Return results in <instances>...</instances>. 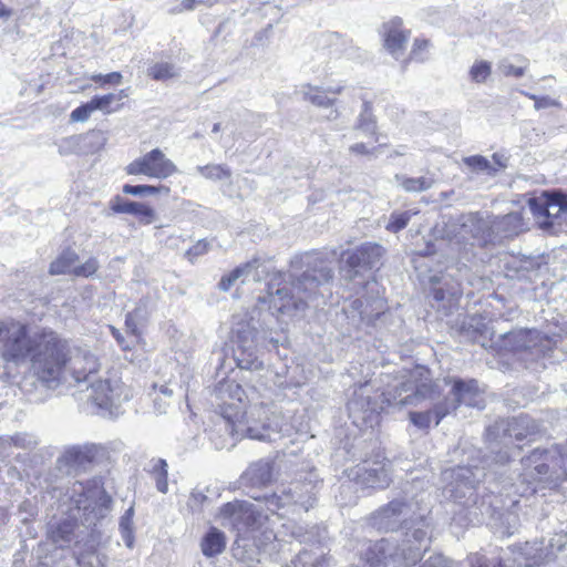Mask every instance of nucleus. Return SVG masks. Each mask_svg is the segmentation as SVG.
I'll return each instance as SVG.
<instances>
[{
  "mask_svg": "<svg viewBox=\"0 0 567 567\" xmlns=\"http://www.w3.org/2000/svg\"><path fill=\"white\" fill-rule=\"evenodd\" d=\"M225 430L237 439L271 441L280 431L278 417L270 415L269 398L256 388L244 389L235 380L219 382L213 393Z\"/></svg>",
  "mask_w": 567,
  "mask_h": 567,
  "instance_id": "obj_1",
  "label": "nucleus"
},
{
  "mask_svg": "<svg viewBox=\"0 0 567 567\" xmlns=\"http://www.w3.org/2000/svg\"><path fill=\"white\" fill-rule=\"evenodd\" d=\"M291 268L289 285L280 287L282 275L279 272L274 274L268 284L269 308L288 317L303 312L319 293V288L333 279L331 262L317 254L296 258Z\"/></svg>",
  "mask_w": 567,
  "mask_h": 567,
  "instance_id": "obj_2",
  "label": "nucleus"
},
{
  "mask_svg": "<svg viewBox=\"0 0 567 567\" xmlns=\"http://www.w3.org/2000/svg\"><path fill=\"white\" fill-rule=\"evenodd\" d=\"M71 501L75 509L81 515L73 514V519H64L49 529V538L59 548L68 547L74 539L75 520L92 527L101 519L107 516L111 511L112 499L101 486L100 482L93 480L84 486L81 482H75L72 487Z\"/></svg>",
  "mask_w": 567,
  "mask_h": 567,
  "instance_id": "obj_3",
  "label": "nucleus"
},
{
  "mask_svg": "<svg viewBox=\"0 0 567 567\" xmlns=\"http://www.w3.org/2000/svg\"><path fill=\"white\" fill-rule=\"evenodd\" d=\"M430 512V506L423 496L417 498L404 495L381 506L371 515L370 522L373 527L382 532L402 529L404 537L408 532L412 534L415 528H422L427 532V537L431 539L427 519Z\"/></svg>",
  "mask_w": 567,
  "mask_h": 567,
  "instance_id": "obj_4",
  "label": "nucleus"
},
{
  "mask_svg": "<svg viewBox=\"0 0 567 567\" xmlns=\"http://www.w3.org/2000/svg\"><path fill=\"white\" fill-rule=\"evenodd\" d=\"M429 547L427 532L415 528L412 534L406 533L400 546L384 538L370 545L364 559L369 567L411 566L421 559Z\"/></svg>",
  "mask_w": 567,
  "mask_h": 567,
  "instance_id": "obj_5",
  "label": "nucleus"
},
{
  "mask_svg": "<svg viewBox=\"0 0 567 567\" xmlns=\"http://www.w3.org/2000/svg\"><path fill=\"white\" fill-rule=\"evenodd\" d=\"M68 342L53 331H43L42 340L31 357V367L37 379L49 389L68 382Z\"/></svg>",
  "mask_w": 567,
  "mask_h": 567,
  "instance_id": "obj_6",
  "label": "nucleus"
},
{
  "mask_svg": "<svg viewBox=\"0 0 567 567\" xmlns=\"http://www.w3.org/2000/svg\"><path fill=\"white\" fill-rule=\"evenodd\" d=\"M537 432V423L528 415H518L496 422L487 429L486 437L491 444H497L491 445L492 455L485 457L483 461L484 464L488 467L493 464L505 465L509 461V453L507 450H503L502 447L496 450V447L503 445L507 449L509 439L522 441L535 435Z\"/></svg>",
  "mask_w": 567,
  "mask_h": 567,
  "instance_id": "obj_7",
  "label": "nucleus"
},
{
  "mask_svg": "<svg viewBox=\"0 0 567 567\" xmlns=\"http://www.w3.org/2000/svg\"><path fill=\"white\" fill-rule=\"evenodd\" d=\"M519 477L527 484L544 482L557 486L567 477L560 451L557 447L535 449L529 455L522 458Z\"/></svg>",
  "mask_w": 567,
  "mask_h": 567,
  "instance_id": "obj_8",
  "label": "nucleus"
},
{
  "mask_svg": "<svg viewBox=\"0 0 567 567\" xmlns=\"http://www.w3.org/2000/svg\"><path fill=\"white\" fill-rule=\"evenodd\" d=\"M42 340V332L30 336L28 327L20 321L8 320L0 341V358L8 363L21 365L31 360Z\"/></svg>",
  "mask_w": 567,
  "mask_h": 567,
  "instance_id": "obj_9",
  "label": "nucleus"
},
{
  "mask_svg": "<svg viewBox=\"0 0 567 567\" xmlns=\"http://www.w3.org/2000/svg\"><path fill=\"white\" fill-rule=\"evenodd\" d=\"M233 357L237 367L245 370H258L262 367L257 350V327L251 317L248 322H235L233 328Z\"/></svg>",
  "mask_w": 567,
  "mask_h": 567,
  "instance_id": "obj_10",
  "label": "nucleus"
},
{
  "mask_svg": "<svg viewBox=\"0 0 567 567\" xmlns=\"http://www.w3.org/2000/svg\"><path fill=\"white\" fill-rule=\"evenodd\" d=\"M528 207L542 228L567 221V197L555 190H543L528 199Z\"/></svg>",
  "mask_w": 567,
  "mask_h": 567,
  "instance_id": "obj_11",
  "label": "nucleus"
},
{
  "mask_svg": "<svg viewBox=\"0 0 567 567\" xmlns=\"http://www.w3.org/2000/svg\"><path fill=\"white\" fill-rule=\"evenodd\" d=\"M445 235L449 239L465 240L467 236L483 243L493 241V227L480 213L463 214L450 218L445 225Z\"/></svg>",
  "mask_w": 567,
  "mask_h": 567,
  "instance_id": "obj_12",
  "label": "nucleus"
},
{
  "mask_svg": "<svg viewBox=\"0 0 567 567\" xmlns=\"http://www.w3.org/2000/svg\"><path fill=\"white\" fill-rule=\"evenodd\" d=\"M451 395L452 398H445L443 401L434 404L436 424H439L443 417L454 411L460 404L482 408V393L476 380H454L451 389Z\"/></svg>",
  "mask_w": 567,
  "mask_h": 567,
  "instance_id": "obj_13",
  "label": "nucleus"
},
{
  "mask_svg": "<svg viewBox=\"0 0 567 567\" xmlns=\"http://www.w3.org/2000/svg\"><path fill=\"white\" fill-rule=\"evenodd\" d=\"M486 476L485 466H456L443 472V480L447 482L446 493L455 501L464 497L471 498L476 485Z\"/></svg>",
  "mask_w": 567,
  "mask_h": 567,
  "instance_id": "obj_14",
  "label": "nucleus"
},
{
  "mask_svg": "<svg viewBox=\"0 0 567 567\" xmlns=\"http://www.w3.org/2000/svg\"><path fill=\"white\" fill-rule=\"evenodd\" d=\"M385 401L392 405H419L424 400L434 401L440 398L437 383H422L401 381L383 393Z\"/></svg>",
  "mask_w": 567,
  "mask_h": 567,
  "instance_id": "obj_15",
  "label": "nucleus"
},
{
  "mask_svg": "<svg viewBox=\"0 0 567 567\" xmlns=\"http://www.w3.org/2000/svg\"><path fill=\"white\" fill-rule=\"evenodd\" d=\"M85 400L92 402L100 409L111 410L128 399L123 384L118 380L111 381L109 378L95 377L83 385Z\"/></svg>",
  "mask_w": 567,
  "mask_h": 567,
  "instance_id": "obj_16",
  "label": "nucleus"
},
{
  "mask_svg": "<svg viewBox=\"0 0 567 567\" xmlns=\"http://www.w3.org/2000/svg\"><path fill=\"white\" fill-rule=\"evenodd\" d=\"M100 368L99 358L89 349L70 348L68 344L66 377L70 375L80 391L97 375Z\"/></svg>",
  "mask_w": 567,
  "mask_h": 567,
  "instance_id": "obj_17",
  "label": "nucleus"
},
{
  "mask_svg": "<svg viewBox=\"0 0 567 567\" xmlns=\"http://www.w3.org/2000/svg\"><path fill=\"white\" fill-rule=\"evenodd\" d=\"M505 346L512 351H527L533 357H546L556 347V339L543 336L537 330H514L504 336Z\"/></svg>",
  "mask_w": 567,
  "mask_h": 567,
  "instance_id": "obj_18",
  "label": "nucleus"
},
{
  "mask_svg": "<svg viewBox=\"0 0 567 567\" xmlns=\"http://www.w3.org/2000/svg\"><path fill=\"white\" fill-rule=\"evenodd\" d=\"M383 254L384 248L375 243H364L352 250L346 251L343 270L347 278L354 279L365 271L378 268L381 265Z\"/></svg>",
  "mask_w": 567,
  "mask_h": 567,
  "instance_id": "obj_19",
  "label": "nucleus"
},
{
  "mask_svg": "<svg viewBox=\"0 0 567 567\" xmlns=\"http://www.w3.org/2000/svg\"><path fill=\"white\" fill-rule=\"evenodd\" d=\"M130 175H145L151 178L165 179L177 172L176 165L159 148H154L134 159L126 166Z\"/></svg>",
  "mask_w": 567,
  "mask_h": 567,
  "instance_id": "obj_20",
  "label": "nucleus"
},
{
  "mask_svg": "<svg viewBox=\"0 0 567 567\" xmlns=\"http://www.w3.org/2000/svg\"><path fill=\"white\" fill-rule=\"evenodd\" d=\"M390 462L385 457L377 456L365 460L351 470L350 476L365 488H386L391 483Z\"/></svg>",
  "mask_w": 567,
  "mask_h": 567,
  "instance_id": "obj_21",
  "label": "nucleus"
},
{
  "mask_svg": "<svg viewBox=\"0 0 567 567\" xmlns=\"http://www.w3.org/2000/svg\"><path fill=\"white\" fill-rule=\"evenodd\" d=\"M100 268V262L95 257L87 258L80 264V257L71 248L63 249L59 256L50 264V275H70L76 278H91Z\"/></svg>",
  "mask_w": 567,
  "mask_h": 567,
  "instance_id": "obj_22",
  "label": "nucleus"
},
{
  "mask_svg": "<svg viewBox=\"0 0 567 567\" xmlns=\"http://www.w3.org/2000/svg\"><path fill=\"white\" fill-rule=\"evenodd\" d=\"M97 455L94 444L68 446L56 460L58 470L65 474L76 476L89 471Z\"/></svg>",
  "mask_w": 567,
  "mask_h": 567,
  "instance_id": "obj_23",
  "label": "nucleus"
},
{
  "mask_svg": "<svg viewBox=\"0 0 567 567\" xmlns=\"http://www.w3.org/2000/svg\"><path fill=\"white\" fill-rule=\"evenodd\" d=\"M380 409L378 400L371 398L368 384L360 385L348 403L349 416L358 426H372L374 422H378Z\"/></svg>",
  "mask_w": 567,
  "mask_h": 567,
  "instance_id": "obj_24",
  "label": "nucleus"
},
{
  "mask_svg": "<svg viewBox=\"0 0 567 567\" xmlns=\"http://www.w3.org/2000/svg\"><path fill=\"white\" fill-rule=\"evenodd\" d=\"M219 516L239 533L254 528L260 518L254 505L246 501H234L223 505Z\"/></svg>",
  "mask_w": 567,
  "mask_h": 567,
  "instance_id": "obj_25",
  "label": "nucleus"
},
{
  "mask_svg": "<svg viewBox=\"0 0 567 567\" xmlns=\"http://www.w3.org/2000/svg\"><path fill=\"white\" fill-rule=\"evenodd\" d=\"M110 208L115 214H130L138 218L140 223L150 225L156 220V212L147 204L127 200L121 196H114L110 200Z\"/></svg>",
  "mask_w": 567,
  "mask_h": 567,
  "instance_id": "obj_26",
  "label": "nucleus"
},
{
  "mask_svg": "<svg viewBox=\"0 0 567 567\" xmlns=\"http://www.w3.org/2000/svg\"><path fill=\"white\" fill-rule=\"evenodd\" d=\"M384 47L395 59H399L405 49L410 33L402 28V20L393 18L383 24Z\"/></svg>",
  "mask_w": 567,
  "mask_h": 567,
  "instance_id": "obj_27",
  "label": "nucleus"
},
{
  "mask_svg": "<svg viewBox=\"0 0 567 567\" xmlns=\"http://www.w3.org/2000/svg\"><path fill=\"white\" fill-rule=\"evenodd\" d=\"M493 233L496 231L501 237L508 238L518 235L526 229V224L519 212H513L502 217H497L493 224Z\"/></svg>",
  "mask_w": 567,
  "mask_h": 567,
  "instance_id": "obj_28",
  "label": "nucleus"
},
{
  "mask_svg": "<svg viewBox=\"0 0 567 567\" xmlns=\"http://www.w3.org/2000/svg\"><path fill=\"white\" fill-rule=\"evenodd\" d=\"M243 480L251 486H266L272 480V465L270 461L259 460L246 470Z\"/></svg>",
  "mask_w": 567,
  "mask_h": 567,
  "instance_id": "obj_29",
  "label": "nucleus"
},
{
  "mask_svg": "<svg viewBox=\"0 0 567 567\" xmlns=\"http://www.w3.org/2000/svg\"><path fill=\"white\" fill-rule=\"evenodd\" d=\"M225 547L226 536L216 527H210L200 543L202 551L206 557H214L221 554Z\"/></svg>",
  "mask_w": 567,
  "mask_h": 567,
  "instance_id": "obj_30",
  "label": "nucleus"
},
{
  "mask_svg": "<svg viewBox=\"0 0 567 567\" xmlns=\"http://www.w3.org/2000/svg\"><path fill=\"white\" fill-rule=\"evenodd\" d=\"M513 554L515 555L514 561H517L519 567L522 565L525 567H534L539 565L540 561L545 558L543 551L538 548H535V544L532 545L529 543L514 546Z\"/></svg>",
  "mask_w": 567,
  "mask_h": 567,
  "instance_id": "obj_31",
  "label": "nucleus"
},
{
  "mask_svg": "<svg viewBox=\"0 0 567 567\" xmlns=\"http://www.w3.org/2000/svg\"><path fill=\"white\" fill-rule=\"evenodd\" d=\"M127 97L125 90L105 95H96L92 99L95 111H102L105 114L117 112L123 106V100Z\"/></svg>",
  "mask_w": 567,
  "mask_h": 567,
  "instance_id": "obj_32",
  "label": "nucleus"
},
{
  "mask_svg": "<svg viewBox=\"0 0 567 567\" xmlns=\"http://www.w3.org/2000/svg\"><path fill=\"white\" fill-rule=\"evenodd\" d=\"M395 181L399 186L402 187L408 193H421L425 192L433 187L435 184V179L430 176H421V177H408L405 175H395Z\"/></svg>",
  "mask_w": 567,
  "mask_h": 567,
  "instance_id": "obj_33",
  "label": "nucleus"
},
{
  "mask_svg": "<svg viewBox=\"0 0 567 567\" xmlns=\"http://www.w3.org/2000/svg\"><path fill=\"white\" fill-rule=\"evenodd\" d=\"M152 467H151V475L152 478L155 481L156 488L158 492L166 494L168 492V483H167V476H168V465L165 460L157 458L151 461Z\"/></svg>",
  "mask_w": 567,
  "mask_h": 567,
  "instance_id": "obj_34",
  "label": "nucleus"
},
{
  "mask_svg": "<svg viewBox=\"0 0 567 567\" xmlns=\"http://www.w3.org/2000/svg\"><path fill=\"white\" fill-rule=\"evenodd\" d=\"M147 75L156 81H166L179 76V69L169 62H157L147 69Z\"/></svg>",
  "mask_w": 567,
  "mask_h": 567,
  "instance_id": "obj_35",
  "label": "nucleus"
},
{
  "mask_svg": "<svg viewBox=\"0 0 567 567\" xmlns=\"http://www.w3.org/2000/svg\"><path fill=\"white\" fill-rule=\"evenodd\" d=\"M2 443L19 449L33 450L38 446L39 440L31 433H16L14 435L2 439Z\"/></svg>",
  "mask_w": 567,
  "mask_h": 567,
  "instance_id": "obj_36",
  "label": "nucleus"
},
{
  "mask_svg": "<svg viewBox=\"0 0 567 567\" xmlns=\"http://www.w3.org/2000/svg\"><path fill=\"white\" fill-rule=\"evenodd\" d=\"M367 300H363L361 298L354 299L350 303L351 313L354 317V312L358 313L361 321H371L374 318L379 317L381 308H382V301L375 300L374 302L378 305L377 309L378 311L374 313L373 311L368 310V306H365Z\"/></svg>",
  "mask_w": 567,
  "mask_h": 567,
  "instance_id": "obj_37",
  "label": "nucleus"
},
{
  "mask_svg": "<svg viewBox=\"0 0 567 567\" xmlns=\"http://www.w3.org/2000/svg\"><path fill=\"white\" fill-rule=\"evenodd\" d=\"M196 169L202 176L213 181L227 179L231 176L230 169L225 165L209 164L197 166Z\"/></svg>",
  "mask_w": 567,
  "mask_h": 567,
  "instance_id": "obj_38",
  "label": "nucleus"
},
{
  "mask_svg": "<svg viewBox=\"0 0 567 567\" xmlns=\"http://www.w3.org/2000/svg\"><path fill=\"white\" fill-rule=\"evenodd\" d=\"M357 128L368 135H373L377 131L374 116L371 112V106L368 102L363 103L362 112L360 113Z\"/></svg>",
  "mask_w": 567,
  "mask_h": 567,
  "instance_id": "obj_39",
  "label": "nucleus"
},
{
  "mask_svg": "<svg viewBox=\"0 0 567 567\" xmlns=\"http://www.w3.org/2000/svg\"><path fill=\"white\" fill-rule=\"evenodd\" d=\"M303 96L306 100L320 107H329L334 103L333 99L327 96V91L323 92L319 87H312L310 85L303 91Z\"/></svg>",
  "mask_w": 567,
  "mask_h": 567,
  "instance_id": "obj_40",
  "label": "nucleus"
},
{
  "mask_svg": "<svg viewBox=\"0 0 567 567\" xmlns=\"http://www.w3.org/2000/svg\"><path fill=\"white\" fill-rule=\"evenodd\" d=\"M168 188L165 186H152V185H130L123 186V193L133 196H151L156 195L159 192L168 193Z\"/></svg>",
  "mask_w": 567,
  "mask_h": 567,
  "instance_id": "obj_41",
  "label": "nucleus"
},
{
  "mask_svg": "<svg viewBox=\"0 0 567 567\" xmlns=\"http://www.w3.org/2000/svg\"><path fill=\"white\" fill-rule=\"evenodd\" d=\"M244 266H249L246 271H254V281H261L262 279H266L272 270L269 262H266L261 258H254L245 262Z\"/></svg>",
  "mask_w": 567,
  "mask_h": 567,
  "instance_id": "obj_42",
  "label": "nucleus"
},
{
  "mask_svg": "<svg viewBox=\"0 0 567 567\" xmlns=\"http://www.w3.org/2000/svg\"><path fill=\"white\" fill-rule=\"evenodd\" d=\"M133 514H134V509H133V507H130L124 513V515L121 517V520H120V529H121V533H122V537H123V540H124L125 545L128 548H132L133 540H134V538H133V529H132Z\"/></svg>",
  "mask_w": 567,
  "mask_h": 567,
  "instance_id": "obj_43",
  "label": "nucleus"
},
{
  "mask_svg": "<svg viewBox=\"0 0 567 567\" xmlns=\"http://www.w3.org/2000/svg\"><path fill=\"white\" fill-rule=\"evenodd\" d=\"M464 164L476 172H486L488 175H494L497 169L493 167L489 161L482 155L468 156L463 159Z\"/></svg>",
  "mask_w": 567,
  "mask_h": 567,
  "instance_id": "obj_44",
  "label": "nucleus"
},
{
  "mask_svg": "<svg viewBox=\"0 0 567 567\" xmlns=\"http://www.w3.org/2000/svg\"><path fill=\"white\" fill-rule=\"evenodd\" d=\"M492 73L491 63L476 61L470 69V78L475 83H484Z\"/></svg>",
  "mask_w": 567,
  "mask_h": 567,
  "instance_id": "obj_45",
  "label": "nucleus"
},
{
  "mask_svg": "<svg viewBox=\"0 0 567 567\" xmlns=\"http://www.w3.org/2000/svg\"><path fill=\"white\" fill-rule=\"evenodd\" d=\"M249 268V266L240 265L237 268H235L228 275L221 277L218 287L223 291H228L237 281H240L243 284V274H246V270Z\"/></svg>",
  "mask_w": 567,
  "mask_h": 567,
  "instance_id": "obj_46",
  "label": "nucleus"
},
{
  "mask_svg": "<svg viewBox=\"0 0 567 567\" xmlns=\"http://www.w3.org/2000/svg\"><path fill=\"white\" fill-rule=\"evenodd\" d=\"M249 268V266L240 265L237 268H235L228 275L221 277L218 287L223 291H228L237 281H240L243 284V274H246V270Z\"/></svg>",
  "mask_w": 567,
  "mask_h": 567,
  "instance_id": "obj_47",
  "label": "nucleus"
},
{
  "mask_svg": "<svg viewBox=\"0 0 567 567\" xmlns=\"http://www.w3.org/2000/svg\"><path fill=\"white\" fill-rule=\"evenodd\" d=\"M439 399L431 401L433 405L437 403ZM410 421L419 429H427L434 420L436 422V417L434 414V406L431 410H427L425 412H410L409 414Z\"/></svg>",
  "mask_w": 567,
  "mask_h": 567,
  "instance_id": "obj_48",
  "label": "nucleus"
},
{
  "mask_svg": "<svg viewBox=\"0 0 567 567\" xmlns=\"http://www.w3.org/2000/svg\"><path fill=\"white\" fill-rule=\"evenodd\" d=\"M411 219L410 212H394L391 214L389 223L386 224V230L391 233H399L405 228Z\"/></svg>",
  "mask_w": 567,
  "mask_h": 567,
  "instance_id": "obj_49",
  "label": "nucleus"
},
{
  "mask_svg": "<svg viewBox=\"0 0 567 567\" xmlns=\"http://www.w3.org/2000/svg\"><path fill=\"white\" fill-rule=\"evenodd\" d=\"M324 560L310 551H300L293 560V567H323Z\"/></svg>",
  "mask_w": 567,
  "mask_h": 567,
  "instance_id": "obj_50",
  "label": "nucleus"
},
{
  "mask_svg": "<svg viewBox=\"0 0 567 567\" xmlns=\"http://www.w3.org/2000/svg\"><path fill=\"white\" fill-rule=\"evenodd\" d=\"M497 68L505 76L522 78L527 69V63H525V65L517 66L513 64L509 59H502L498 62Z\"/></svg>",
  "mask_w": 567,
  "mask_h": 567,
  "instance_id": "obj_51",
  "label": "nucleus"
},
{
  "mask_svg": "<svg viewBox=\"0 0 567 567\" xmlns=\"http://www.w3.org/2000/svg\"><path fill=\"white\" fill-rule=\"evenodd\" d=\"M141 319L142 311L138 308H136L132 312H128L125 317L126 331L136 340L138 339L140 336L138 324Z\"/></svg>",
  "mask_w": 567,
  "mask_h": 567,
  "instance_id": "obj_52",
  "label": "nucleus"
},
{
  "mask_svg": "<svg viewBox=\"0 0 567 567\" xmlns=\"http://www.w3.org/2000/svg\"><path fill=\"white\" fill-rule=\"evenodd\" d=\"M92 100L87 103H84L76 109H74L70 114V120L72 122H85L89 120L90 115L95 112V109L93 107Z\"/></svg>",
  "mask_w": 567,
  "mask_h": 567,
  "instance_id": "obj_53",
  "label": "nucleus"
},
{
  "mask_svg": "<svg viewBox=\"0 0 567 567\" xmlns=\"http://www.w3.org/2000/svg\"><path fill=\"white\" fill-rule=\"evenodd\" d=\"M90 79L93 82L99 83L101 86H104L106 84H121L123 76L120 72H111L109 74H93L90 76Z\"/></svg>",
  "mask_w": 567,
  "mask_h": 567,
  "instance_id": "obj_54",
  "label": "nucleus"
},
{
  "mask_svg": "<svg viewBox=\"0 0 567 567\" xmlns=\"http://www.w3.org/2000/svg\"><path fill=\"white\" fill-rule=\"evenodd\" d=\"M471 567H504L502 561L497 558H487L481 555H473L470 557Z\"/></svg>",
  "mask_w": 567,
  "mask_h": 567,
  "instance_id": "obj_55",
  "label": "nucleus"
},
{
  "mask_svg": "<svg viewBox=\"0 0 567 567\" xmlns=\"http://www.w3.org/2000/svg\"><path fill=\"white\" fill-rule=\"evenodd\" d=\"M209 243L205 239L198 240L193 247L186 251L188 260L194 261L199 256L205 255L209 250Z\"/></svg>",
  "mask_w": 567,
  "mask_h": 567,
  "instance_id": "obj_56",
  "label": "nucleus"
},
{
  "mask_svg": "<svg viewBox=\"0 0 567 567\" xmlns=\"http://www.w3.org/2000/svg\"><path fill=\"white\" fill-rule=\"evenodd\" d=\"M80 142L78 136H70L63 138L59 144V153L61 155H69L75 153L79 148Z\"/></svg>",
  "mask_w": 567,
  "mask_h": 567,
  "instance_id": "obj_57",
  "label": "nucleus"
},
{
  "mask_svg": "<svg viewBox=\"0 0 567 567\" xmlns=\"http://www.w3.org/2000/svg\"><path fill=\"white\" fill-rule=\"evenodd\" d=\"M112 336L117 341L118 346L123 350H130L134 347V344L137 342L136 339H134L131 334L128 337H124L117 329L114 327H111Z\"/></svg>",
  "mask_w": 567,
  "mask_h": 567,
  "instance_id": "obj_58",
  "label": "nucleus"
},
{
  "mask_svg": "<svg viewBox=\"0 0 567 567\" xmlns=\"http://www.w3.org/2000/svg\"><path fill=\"white\" fill-rule=\"evenodd\" d=\"M420 567H453V564L443 555L437 554L430 556Z\"/></svg>",
  "mask_w": 567,
  "mask_h": 567,
  "instance_id": "obj_59",
  "label": "nucleus"
},
{
  "mask_svg": "<svg viewBox=\"0 0 567 567\" xmlns=\"http://www.w3.org/2000/svg\"><path fill=\"white\" fill-rule=\"evenodd\" d=\"M209 498L202 492L195 491L192 493L189 498V506L193 511H203Z\"/></svg>",
  "mask_w": 567,
  "mask_h": 567,
  "instance_id": "obj_60",
  "label": "nucleus"
},
{
  "mask_svg": "<svg viewBox=\"0 0 567 567\" xmlns=\"http://www.w3.org/2000/svg\"><path fill=\"white\" fill-rule=\"evenodd\" d=\"M349 151L358 155L377 156V147L370 150L364 143H355L349 147Z\"/></svg>",
  "mask_w": 567,
  "mask_h": 567,
  "instance_id": "obj_61",
  "label": "nucleus"
},
{
  "mask_svg": "<svg viewBox=\"0 0 567 567\" xmlns=\"http://www.w3.org/2000/svg\"><path fill=\"white\" fill-rule=\"evenodd\" d=\"M447 295H449L450 297H453V298H454V297H456V296H458V295H460V291H458V290H456V289H454V288H452V289H451V290H449V291H445V290H444L443 288H441V287H440V288H435V289L433 290V297H434V299H435L436 301H443V300H445V299H446V297H447Z\"/></svg>",
  "mask_w": 567,
  "mask_h": 567,
  "instance_id": "obj_62",
  "label": "nucleus"
},
{
  "mask_svg": "<svg viewBox=\"0 0 567 567\" xmlns=\"http://www.w3.org/2000/svg\"><path fill=\"white\" fill-rule=\"evenodd\" d=\"M299 489H300V485L299 484H296L293 488L289 489L290 493H291V499L295 503H299L302 506H306V508H308V505H311V503H309V499L308 501H303L302 494L300 493Z\"/></svg>",
  "mask_w": 567,
  "mask_h": 567,
  "instance_id": "obj_63",
  "label": "nucleus"
},
{
  "mask_svg": "<svg viewBox=\"0 0 567 567\" xmlns=\"http://www.w3.org/2000/svg\"><path fill=\"white\" fill-rule=\"evenodd\" d=\"M529 97L535 100V107L537 110H539L542 107L557 105V103L555 101L550 100L549 97H537L535 95H530Z\"/></svg>",
  "mask_w": 567,
  "mask_h": 567,
  "instance_id": "obj_64",
  "label": "nucleus"
}]
</instances>
